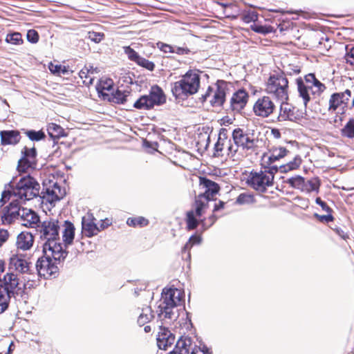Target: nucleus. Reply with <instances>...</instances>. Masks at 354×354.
Returning <instances> with one entry per match:
<instances>
[{"label": "nucleus", "mask_w": 354, "mask_h": 354, "mask_svg": "<svg viewBox=\"0 0 354 354\" xmlns=\"http://www.w3.org/2000/svg\"><path fill=\"white\" fill-rule=\"evenodd\" d=\"M75 236V227L74 225L68 221L64 222V230L63 231V241L64 242L65 247L71 245L74 239Z\"/></svg>", "instance_id": "29"}, {"label": "nucleus", "mask_w": 354, "mask_h": 354, "mask_svg": "<svg viewBox=\"0 0 354 354\" xmlns=\"http://www.w3.org/2000/svg\"><path fill=\"white\" fill-rule=\"evenodd\" d=\"M254 201L253 196L249 194H241L236 198V203L239 205L252 203Z\"/></svg>", "instance_id": "44"}, {"label": "nucleus", "mask_w": 354, "mask_h": 354, "mask_svg": "<svg viewBox=\"0 0 354 354\" xmlns=\"http://www.w3.org/2000/svg\"><path fill=\"white\" fill-rule=\"evenodd\" d=\"M321 185L320 180L318 178H313L308 180H305L303 192L310 193L315 192L318 193Z\"/></svg>", "instance_id": "32"}, {"label": "nucleus", "mask_w": 354, "mask_h": 354, "mask_svg": "<svg viewBox=\"0 0 354 354\" xmlns=\"http://www.w3.org/2000/svg\"><path fill=\"white\" fill-rule=\"evenodd\" d=\"M43 252L44 256L38 259L35 265L37 277H43L45 279L55 277L59 270L57 262L64 261L68 252L66 250H59V254L56 256L48 253L47 250L43 249Z\"/></svg>", "instance_id": "5"}, {"label": "nucleus", "mask_w": 354, "mask_h": 354, "mask_svg": "<svg viewBox=\"0 0 354 354\" xmlns=\"http://www.w3.org/2000/svg\"><path fill=\"white\" fill-rule=\"evenodd\" d=\"M13 296L0 286V314L6 311Z\"/></svg>", "instance_id": "30"}, {"label": "nucleus", "mask_w": 354, "mask_h": 354, "mask_svg": "<svg viewBox=\"0 0 354 354\" xmlns=\"http://www.w3.org/2000/svg\"><path fill=\"white\" fill-rule=\"evenodd\" d=\"M342 136L348 138H354V119H351L342 129Z\"/></svg>", "instance_id": "40"}, {"label": "nucleus", "mask_w": 354, "mask_h": 354, "mask_svg": "<svg viewBox=\"0 0 354 354\" xmlns=\"http://www.w3.org/2000/svg\"><path fill=\"white\" fill-rule=\"evenodd\" d=\"M136 310L138 315L137 323L140 326H145L154 318L153 311L147 303L138 306Z\"/></svg>", "instance_id": "23"}, {"label": "nucleus", "mask_w": 354, "mask_h": 354, "mask_svg": "<svg viewBox=\"0 0 354 354\" xmlns=\"http://www.w3.org/2000/svg\"><path fill=\"white\" fill-rule=\"evenodd\" d=\"M257 142L250 133H245L240 128H236L232 131V143L233 146L236 147V152L239 148L243 150L253 149L257 145Z\"/></svg>", "instance_id": "13"}, {"label": "nucleus", "mask_w": 354, "mask_h": 354, "mask_svg": "<svg viewBox=\"0 0 354 354\" xmlns=\"http://www.w3.org/2000/svg\"><path fill=\"white\" fill-rule=\"evenodd\" d=\"M199 182L203 192L196 197L194 205L197 216L201 217L207 207L208 202L218 192L220 187L216 183L205 177H201Z\"/></svg>", "instance_id": "6"}, {"label": "nucleus", "mask_w": 354, "mask_h": 354, "mask_svg": "<svg viewBox=\"0 0 354 354\" xmlns=\"http://www.w3.org/2000/svg\"><path fill=\"white\" fill-rule=\"evenodd\" d=\"M224 205H225V203L221 201H219L218 203L215 204L214 207V212L218 211L221 209H223Z\"/></svg>", "instance_id": "64"}, {"label": "nucleus", "mask_w": 354, "mask_h": 354, "mask_svg": "<svg viewBox=\"0 0 354 354\" xmlns=\"http://www.w3.org/2000/svg\"><path fill=\"white\" fill-rule=\"evenodd\" d=\"M189 241L192 244V246L195 244H200L202 241V238L201 236L198 235H192L189 239Z\"/></svg>", "instance_id": "61"}, {"label": "nucleus", "mask_w": 354, "mask_h": 354, "mask_svg": "<svg viewBox=\"0 0 354 354\" xmlns=\"http://www.w3.org/2000/svg\"><path fill=\"white\" fill-rule=\"evenodd\" d=\"M24 222V225L26 226L32 227L33 225H38L39 221L38 215L32 210L27 208L22 207L20 217Z\"/></svg>", "instance_id": "28"}, {"label": "nucleus", "mask_w": 354, "mask_h": 354, "mask_svg": "<svg viewBox=\"0 0 354 354\" xmlns=\"http://www.w3.org/2000/svg\"><path fill=\"white\" fill-rule=\"evenodd\" d=\"M21 209L17 199H12L10 204L3 209L1 215L3 223L10 224L15 219H18L21 216Z\"/></svg>", "instance_id": "19"}, {"label": "nucleus", "mask_w": 354, "mask_h": 354, "mask_svg": "<svg viewBox=\"0 0 354 354\" xmlns=\"http://www.w3.org/2000/svg\"><path fill=\"white\" fill-rule=\"evenodd\" d=\"M22 157L19 160L17 170L19 172L25 173L28 169H34L37 165V151L35 147H24L22 151Z\"/></svg>", "instance_id": "15"}, {"label": "nucleus", "mask_w": 354, "mask_h": 354, "mask_svg": "<svg viewBox=\"0 0 354 354\" xmlns=\"http://www.w3.org/2000/svg\"><path fill=\"white\" fill-rule=\"evenodd\" d=\"M315 216L317 217L320 221H325L328 223L333 220V216L328 213L327 215H319L318 214H315Z\"/></svg>", "instance_id": "60"}, {"label": "nucleus", "mask_w": 354, "mask_h": 354, "mask_svg": "<svg viewBox=\"0 0 354 354\" xmlns=\"http://www.w3.org/2000/svg\"><path fill=\"white\" fill-rule=\"evenodd\" d=\"M0 286L10 292L15 300L22 299L26 289V281L20 279L17 273L8 270L2 278H0Z\"/></svg>", "instance_id": "9"}, {"label": "nucleus", "mask_w": 354, "mask_h": 354, "mask_svg": "<svg viewBox=\"0 0 354 354\" xmlns=\"http://www.w3.org/2000/svg\"><path fill=\"white\" fill-rule=\"evenodd\" d=\"M36 230L43 243V249L50 254L58 255L59 250H66L60 242V225L58 220L48 218L37 225Z\"/></svg>", "instance_id": "2"}, {"label": "nucleus", "mask_w": 354, "mask_h": 354, "mask_svg": "<svg viewBox=\"0 0 354 354\" xmlns=\"http://www.w3.org/2000/svg\"><path fill=\"white\" fill-rule=\"evenodd\" d=\"M2 145H16L20 140L19 132L17 130H4L0 132Z\"/></svg>", "instance_id": "26"}, {"label": "nucleus", "mask_w": 354, "mask_h": 354, "mask_svg": "<svg viewBox=\"0 0 354 354\" xmlns=\"http://www.w3.org/2000/svg\"><path fill=\"white\" fill-rule=\"evenodd\" d=\"M250 28L255 32L263 35L272 32L274 30V28L271 26H263L256 23L251 25Z\"/></svg>", "instance_id": "38"}, {"label": "nucleus", "mask_w": 354, "mask_h": 354, "mask_svg": "<svg viewBox=\"0 0 354 354\" xmlns=\"http://www.w3.org/2000/svg\"><path fill=\"white\" fill-rule=\"evenodd\" d=\"M317 80L313 73H309L304 77V84L306 85H311L313 88V83Z\"/></svg>", "instance_id": "57"}, {"label": "nucleus", "mask_w": 354, "mask_h": 354, "mask_svg": "<svg viewBox=\"0 0 354 354\" xmlns=\"http://www.w3.org/2000/svg\"><path fill=\"white\" fill-rule=\"evenodd\" d=\"M276 109L274 102L269 96H262L259 97L254 102L252 111L254 114L262 118L269 117Z\"/></svg>", "instance_id": "14"}, {"label": "nucleus", "mask_w": 354, "mask_h": 354, "mask_svg": "<svg viewBox=\"0 0 354 354\" xmlns=\"http://www.w3.org/2000/svg\"><path fill=\"white\" fill-rule=\"evenodd\" d=\"M166 101L162 90L158 86H152L149 94L141 96L137 100L133 106L137 109L148 110L155 105H161Z\"/></svg>", "instance_id": "11"}, {"label": "nucleus", "mask_w": 354, "mask_h": 354, "mask_svg": "<svg viewBox=\"0 0 354 354\" xmlns=\"http://www.w3.org/2000/svg\"><path fill=\"white\" fill-rule=\"evenodd\" d=\"M191 354H212V352L205 344L200 342L198 346L194 344Z\"/></svg>", "instance_id": "45"}, {"label": "nucleus", "mask_w": 354, "mask_h": 354, "mask_svg": "<svg viewBox=\"0 0 354 354\" xmlns=\"http://www.w3.org/2000/svg\"><path fill=\"white\" fill-rule=\"evenodd\" d=\"M216 86V89L209 86L206 93L202 95V99L203 101H206L208 98L212 97L209 100L211 104L214 106H222L225 102L227 84L223 80H218Z\"/></svg>", "instance_id": "12"}, {"label": "nucleus", "mask_w": 354, "mask_h": 354, "mask_svg": "<svg viewBox=\"0 0 354 354\" xmlns=\"http://www.w3.org/2000/svg\"><path fill=\"white\" fill-rule=\"evenodd\" d=\"M296 84L299 97L301 98L304 105L306 108L308 103L311 100L313 88H311V85H306L301 77L296 79Z\"/></svg>", "instance_id": "24"}, {"label": "nucleus", "mask_w": 354, "mask_h": 354, "mask_svg": "<svg viewBox=\"0 0 354 354\" xmlns=\"http://www.w3.org/2000/svg\"><path fill=\"white\" fill-rule=\"evenodd\" d=\"M93 73V67L92 66H91L90 68H88V67L85 66L84 68H82L80 71L79 75H80L81 79H82V80L84 79V83L91 84H93V79L90 77L89 74L90 73Z\"/></svg>", "instance_id": "41"}, {"label": "nucleus", "mask_w": 354, "mask_h": 354, "mask_svg": "<svg viewBox=\"0 0 354 354\" xmlns=\"http://www.w3.org/2000/svg\"><path fill=\"white\" fill-rule=\"evenodd\" d=\"M263 171H252L247 180V183L254 189L265 192L267 187L273 185L274 174L278 171L276 167H263Z\"/></svg>", "instance_id": "7"}, {"label": "nucleus", "mask_w": 354, "mask_h": 354, "mask_svg": "<svg viewBox=\"0 0 354 354\" xmlns=\"http://www.w3.org/2000/svg\"><path fill=\"white\" fill-rule=\"evenodd\" d=\"M351 96V91L349 89H346L344 92L333 93L329 99L328 110L335 111L342 104L347 106Z\"/></svg>", "instance_id": "20"}, {"label": "nucleus", "mask_w": 354, "mask_h": 354, "mask_svg": "<svg viewBox=\"0 0 354 354\" xmlns=\"http://www.w3.org/2000/svg\"><path fill=\"white\" fill-rule=\"evenodd\" d=\"M336 233L344 240H346L348 238V235L346 232H345L343 230L340 228L335 229Z\"/></svg>", "instance_id": "62"}, {"label": "nucleus", "mask_w": 354, "mask_h": 354, "mask_svg": "<svg viewBox=\"0 0 354 354\" xmlns=\"http://www.w3.org/2000/svg\"><path fill=\"white\" fill-rule=\"evenodd\" d=\"M124 50L125 54L127 55L128 58L134 62H137L141 56L138 55L137 52H136L133 48L130 46L124 47Z\"/></svg>", "instance_id": "46"}, {"label": "nucleus", "mask_w": 354, "mask_h": 354, "mask_svg": "<svg viewBox=\"0 0 354 354\" xmlns=\"http://www.w3.org/2000/svg\"><path fill=\"white\" fill-rule=\"evenodd\" d=\"M39 184L30 175L21 177L17 183L12 193L10 190H4L1 192L0 206H3L12 196L18 197L24 201H30L39 196Z\"/></svg>", "instance_id": "3"}, {"label": "nucleus", "mask_w": 354, "mask_h": 354, "mask_svg": "<svg viewBox=\"0 0 354 354\" xmlns=\"http://www.w3.org/2000/svg\"><path fill=\"white\" fill-rule=\"evenodd\" d=\"M346 53L345 55V59L346 62L352 66H354V46H352L351 47L346 46Z\"/></svg>", "instance_id": "50"}, {"label": "nucleus", "mask_w": 354, "mask_h": 354, "mask_svg": "<svg viewBox=\"0 0 354 354\" xmlns=\"http://www.w3.org/2000/svg\"><path fill=\"white\" fill-rule=\"evenodd\" d=\"M149 221L143 216H138L135 218H129L127 221V224L129 226L136 227H144L147 225Z\"/></svg>", "instance_id": "36"}, {"label": "nucleus", "mask_w": 354, "mask_h": 354, "mask_svg": "<svg viewBox=\"0 0 354 354\" xmlns=\"http://www.w3.org/2000/svg\"><path fill=\"white\" fill-rule=\"evenodd\" d=\"M326 86L317 79L313 83L312 95H319L321 93H322L326 90Z\"/></svg>", "instance_id": "43"}, {"label": "nucleus", "mask_w": 354, "mask_h": 354, "mask_svg": "<svg viewBox=\"0 0 354 354\" xmlns=\"http://www.w3.org/2000/svg\"><path fill=\"white\" fill-rule=\"evenodd\" d=\"M200 75L194 70H189L180 80L171 84V92L176 99L185 100L196 93L200 87Z\"/></svg>", "instance_id": "4"}, {"label": "nucleus", "mask_w": 354, "mask_h": 354, "mask_svg": "<svg viewBox=\"0 0 354 354\" xmlns=\"http://www.w3.org/2000/svg\"><path fill=\"white\" fill-rule=\"evenodd\" d=\"M61 68H62V66L61 65H53V64H51L49 66L50 71L52 73H59Z\"/></svg>", "instance_id": "63"}, {"label": "nucleus", "mask_w": 354, "mask_h": 354, "mask_svg": "<svg viewBox=\"0 0 354 354\" xmlns=\"http://www.w3.org/2000/svg\"><path fill=\"white\" fill-rule=\"evenodd\" d=\"M157 46L160 48V50L161 51L164 52L165 53H173V47H174L173 46H171V45H169L167 44H164L162 42H158L157 44Z\"/></svg>", "instance_id": "53"}, {"label": "nucleus", "mask_w": 354, "mask_h": 354, "mask_svg": "<svg viewBox=\"0 0 354 354\" xmlns=\"http://www.w3.org/2000/svg\"><path fill=\"white\" fill-rule=\"evenodd\" d=\"M248 93L243 89L235 92L230 99V107L235 112H240L246 106L248 100Z\"/></svg>", "instance_id": "21"}, {"label": "nucleus", "mask_w": 354, "mask_h": 354, "mask_svg": "<svg viewBox=\"0 0 354 354\" xmlns=\"http://www.w3.org/2000/svg\"><path fill=\"white\" fill-rule=\"evenodd\" d=\"M27 39L32 44H36L39 40V35L35 30H29L27 32Z\"/></svg>", "instance_id": "52"}, {"label": "nucleus", "mask_w": 354, "mask_h": 354, "mask_svg": "<svg viewBox=\"0 0 354 354\" xmlns=\"http://www.w3.org/2000/svg\"><path fill=\"white\" fill-rule=\"evenodd\" d=\"M113 86V81L111 79L107 80L105 82L100 85L101 90L97 88L98 92L101 93L103 95H104L102 90L110 91Z\"/></svg>", "instance_id": "54"}, {"label": "nucleus", "mask_w": 354, "mask_h": 354, "mask_svg": "<svg viewBox=\"0 0 354 354\" xmlns=\"http://www.w3.org/2000/svg\"><path fill=\"white\" fill-rule=\"evenodd\" d=\"M216 219L217 218L214 215H212L209 217L208 222L201 220V223L203 226L205 227V229H207L209 227L212 226L215 223Z\"/></svg>", "instance_id": "59"}, {"label": "nucleus", "mask_w": 354, "mask_h": 354, "mask_svg": "<svg viewBox=\"0 0 354 354\" xmlns=\"http://www.w3.org/2000/svg\"><path fill=\"white\" fill-rule=\"evenodd\" d=\"M289 152L283 147H272L268 153H264L262 156V167H276L279 168V166L274 164L275 162L286 156Z\"/></svg>", "instance_id": "16"}, {"label": "nucleus", "mask_w": 354, "mask_h": 354, "mask_svg": "<svg viewBox=\"0 0 354 354\" xmlns=\"http://www.w3.org/2000/svg\"><path fill=\"white\" fill-rule=\"evenodd\" d=\"M242 18L245 23L249 24L257 21L258 15L255 12L251 11L244 14Z\"/></svg>", "instance_id": "51"}, {"label": "nucleus", "mask_w": 354, "mask_h": 354, "mask_svg": "<svg viewBox=\"0 0 354 354\" xmlns=\"http://www.w3.org/2000/svg\"><path fill=\"white\" fill-rule=\"evenodd\" d=\"M266 91L268 94L273 95L280 101L288 99V81L283 74L270 75Z\"/></svg>", "instance_id": "10"}, {"label": "nucleus", "mask_w": 354, "mask_h": 354, "mask_svg": "<svg viewBox=\"0 0 354 354\" xmlns=\"http://www.w3.org/2000/svg\"><path fill=\"white\" fill-rule=\"evenodd\" d=\"M196 211L193 210L189 211L186 214V223H187V229L188 230H192L197 227L198 225V221L196 218Z\"/></svg>", "instance_id": "34"}, {"label": "nucleus", "mask_w": 354, "mask_h": 354, "mask_svg": "<svg viewBox=\"0 0 354 354\" xmlns=\"http://www.w3.org/2000/svg\"><path fill=\"white\" fill-rule=\"evenodd\" d=\"M9 236V233L6 230L0 229V247L6 242Z\"/></svg>", "instance_id": "58"}, {"label": "nucleus", "mask_w": 354, "mask_h": 354, "mask_svg": "<svg viewBox=\"0 0 354 354\" xmlns=\"http://www.w3.org/2000/svg\"><path fill=\"white\" fill-rule=\"evenodd\" d=\"M49 185L44 184L41 192L43 198L50 204L60 201L65 195V190L55 182L50 181Z\"/></svg>", "instance_id": "18"}, {"label": "nucleus", "mask_w": 354, "mask_h": 354, "mask_svg": "<svg viewBox=\"0 0 354 354\" xmlns=\"http://www.w3.org/2000/svg\"><path fill=\"white\" fill-rule=\"evenodd\" d=\"M226 132L227 130L224 128L220 130L218 140L214 145L215 156H219L224 149H227L228 156H233L236 153V147L233 146L232 140L227 138Z\"/></svg>", "instance_id": "17"}, {"label": "nucleus", "mask_w": 354, "mask_h": 354, "mask_svg": "<svg viewBox=\"0 0 354 354\" xmlns=\"http://www.w3.org/2000/svg\"><path fill=\"white\" fill-rule=\"evenodd\" d=\"M33 242V236L30 232H22L17 236V245L19 249L29 250L32 246Z\"/></svg>", "instance_id": "27"}, {"label": "nucleus", "mask_w": 354, "mask_h": 354, "mask_svg": "<svg viewBox=\"0 0 354 354\" xmlns=\"http://www.w3.org/2000/svg\"><path fill=\"white\" fill-rule=\"evenodd\" d=\"M48 133L53 138H59L63 134L64 129L58 124L50 123L48 126Z\"/></svg>", "instance_id": "35"}, {"label": "nucleus", "mask_w": 354, "mask_h": 354, "mask_svg": "<svg viewBox=\"0 0 354 354\" xmlns=\"http://www.w3.org/2000/svg\"><path fill=\"white\" fill-rule=\"evenodd\" d=\"M161 295V299L156 310L161 325L159 326L156 340L158 347L166 351L174 344L176 337L167 328L162 326L163 322L170 324L177 319L179 315L178 307L181 305L183 292L177 288H165Z\"/></svg>", "instance_id": "1"}, {"label": "nucleus", "mask_w": 354, "mask_h": 354, "mask_svg": "<svg viewBox=\"0 0 354 354\" xmlns=\"http://www.w3.org/2000/svg\"><path fill=\"white\" fill-rule=\"evenodd\" d=\"M27 137L32 141H40L45 138V133L42 130H28L25 132Z\"/></svg>", "instance_id": "37"}, {"label": "nucleus", "mask_w": 354, "mask_h": 354, "mask_svg": "<svg viewBox=\"0 0 354 354\" xmlns=\"http://www.w3.org/2000/svg\"><path fill=\"white\" fill-rule=\"evenodd\" d=\"M295 110V108L291 104L286 102V101H281L278 120L282 122L286 120L294 121L297 120V117Z\"/></svg>", "instance_id": "25"}, {"label": "nucleus", "mask_w": 354, "mask_h": 354, "mask_svg": "<svg viewBox=\"0 0 354 354\" xmlns=\"http://www.w3.org/2000/svg\"><path fill=\"white\" fill-rule=\"evenodd\" d=\"M136 64L150 71H153L155 68V64L153 62L140 57V59L138 60Z\"/></svg>", "instance_id": "47"}, {"label": "nucleus", "mask_w": 354, "mask_h": 354, "mask_svg": "<svg viewBox=\"0 0 354 354\" xmlns=\"http://www.w3.org/2000/svg\"><path fill=\"white\" fill-rule=\"evenodd\" d=\"M86 37L95 43H100L104 37V34L102 32H97L94 31H89L87 33Z\"/></svg>", "instance_id": "48"}, {"label": "nucleus", "mask_w": 354, "mask_h": 354, "mask_svg": "<svg viewBox=\"0 0 354 354\" xmlns=\"http://www.w3.org/2000/svg\"><path fill=\"white\" fill-rule=\"evenodd\" d=\"M315 203L322 207V210L327 213H330L331 209L328 207L326 203L323 201L319 197L316 198Z\"/></svg>", "instance_id": "56"}, {"label": "nucleus", "mask_w": 354, "mask_h": 354, "mask_svg": "<svg viewBox=\"0 0 354 354\" xmlns=\"http://www.w3.org/2000/svg\"><path fill=\"white\" fill-rule=\"evenodd\" d=\"M189 52V49L187 47L174 46L172 53H176L178 55H187Z\"/></svg>", "instance_id": "55"}, {"label": "nucleus", "mask_w": 354, "mask_h": 354, "mask_svg": "<svg viewBox=\"0 0 354 354\" xmlns=\"http://www.w3.org/2000/svg\"><path fill=\"white\" fill-rule=\"evenodd\" d=\"M284 182L288 184L291 187L299 189L303 192L305 183V178L304 177L295 176L288 178Z\"/></svg>", "instance_id": "33"}, {"label": "nucleus", "mask_w": 354, "mask_h": 354, "mask_svg": "<svg viewBox=\"0 0 354 354\" xmlns=\"http://www.w3.org/2000/svg\"><path fill=\"white\" fill-rule=\"evenodd\" d=\"M95 218L91 213L88 212L82 218V232L87 237H91L100 232V227L95 223Z\"/></svg>", "instance_id": "22"}, {"label": "nucleus", "mask_w": 354, "mask_h": 354, "mask_svg": "<svg viewBox=\"0 0 354 354\" xmlns=\"http://www.w3.org/2000/svg\"><path fill=\"white\" fill-rule=\"evenodd\" d=\"M8 270L17 275H21L24 281H34L37 277L31 263L21 256L14 255L10 258Z\"/></svg>", "instance_id": "8"}, {"label": "nucleus", "mask_w": 354, "mask_h": 354, "mask_svg": "<svg viewBox=\"0 0 354 354\" xmlns=\"http://www.w3.org/2000/svg\"><path fill=\"white\" fill-rule=\"evenodd\" d=\"M301 71L300 67L298 66H292L288 65L286 68H284L283 71L281 73L284 76L287 75H293L296 74H299Z\"/></svg>", "instance_id": "49"}, {"label": "nucleus", "mask_w": 354, "mask_h": 354, "mask_svg": "<svg viewBox=\"0 0 354 354\" xmlns=\"http://www.w3.org/2000/svg\"><path fill=\"white\" fill-rule=\"evenodd\" d=\"M129 93L128 91H122L117 89L112 94V101L117 104H123Z\"/></svg>", "instance_id": "39"}, {"label": "nucleus", "mask_w": 354, "mask_h": 354, "mask_svg": "<svg viewBox=\"0 0 354 354\" xmlns=\"http://www.w3.org/2000/svg\"><path fill=\"white\" fill-rule=\"evenodd\" d=\"M6 41V42L14 45H19L23 42L21 35L17 32L8 34Z\"/></svg>", "instance_id": "42"}, {"label": "nucleus", "mask_w": 354, "mask_h": 354, "mask_svg": "<svg viewBox=\"0 0 354 354\" xmlns=\"http://www.w3.org/2000/svg\"><path fill=\"white\" fill-rule=\"evenodd\" d=\"M301 164V158L299 155H297L294 158L288 162L287 164L279 165V170L281 173H286L292 170L297 169Z\"/></svg>", "instance_id": "31"}]
</instances>
